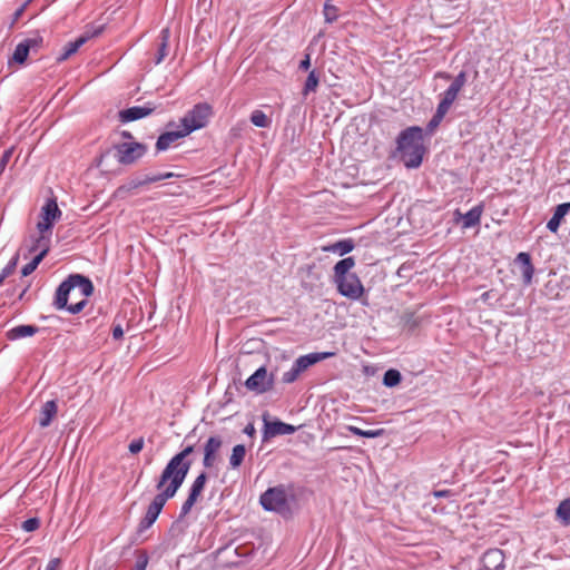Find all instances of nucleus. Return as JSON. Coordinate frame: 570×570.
Instances as JSON below:
<instances>
[{
    "instance_id": "obj_1",
    "label": "nucleus",
    "mask_w": 570,
    "mask_h": 570,
    "mask_svg": "<svg viewBox=\"0 0 570 570\" xmlns=\"http://www.w3.org/2000/svg\"><path fill=\"white\" fill-rule=\"evenodd\" d=\"M400 158L406 168L421 166L425 153L423 129L412 126L402 130L396 139Z\"/></svg>"
},
{
    "instance_id": "obj_2",
    "label": "nucleus",
    "mask_w": 570,
    "mask_h": 570,
    "mask_svg": "<svg viewBox=\"0 0 570 570\" xmlns=\"http://www.w3.org/2000/svg\"><path fill=\"white\" fill-rule=\"evenodd\" d=\"M295 499V487L293 483H279L269 487L259 497V504L265 511L275 512L286 517L292 512V503Z\"/></svg>"
},
{
    "instance_id": "obj_3",
    "label": "nucleus",
    "mask_w": 570,
    "mask_h": 570,
    "mask_svg": "<svg viewBox=\"0 0 570 570\" xmlns=\"http://www.w3.org/2000/svg\"><path fill=\"white\" fill-rule=\"evenodd\" d=\"M189 470L187 464L180 463L175 458H171L157 480L156 489L166 498H174L183 485Z\"/></svg>"
},
{
    "instance_id": "obj_4",
    "label": "nucleus",
    "mask_w": 570,
    "mask_h": 570,
    "mask_svg": "<svg viewBox=\"0 0 570 570\" xmlns=\"http://www.w3.org/2000/svg\"><path fill=\"white\" fill-rule=\"evenodd\" d=\"M61 210L59 209L56 199H48L41 208V219L37 224V228L40 232V236L36 239L31 250L39 248L42 244H48L49 238L45 236L46 232H50L55 222L60 218Z\"/></svg>"
},
{
    "instance_id": "obj_5",
    "label": "nucleus",
    "mask_w": 570,
    "mask_h": 570,
    "mask_svg": "<svg viewBox=\"0 0 570 570\" xmlns=\"http://www.w3.org/2000/svg\"><path fill=\"white\" fill-rule=\"evenodd\" d=\"M115 158L119 165L131 166L148 151V146L138 141H124L114 145Z\"/></svg>"
},
{
    "instance_id": "obj_6",
    "label": "nucleus",
    "mask_w": 570,
    "mask_h": 570,
    "mask_svg": "<svg viewBox=\"0 0 570 570\" xmlns=\"http://www.w3.org/2000/svg\"><path fill=\"white\" fill-rule=\"evenodd\" d=\"M213 114V108L207 102H199L193 107L181 119L180 125L185 127L186 132L190 134L207 125L208 118Z\"/></svg>"
},
{
    "instance_id": "obj_7",
    "label": "nucleus",
    "mask_w": 570,
    "mask_h": 570,
    "mask_svg": "<svg viewBox=\"0 0 570 570\" xmlns=\"http://www.w3.org/2000/svg\"><path fill=\"white\" fill-rule=\"evenodd\" d=\"M335 284L337 292L351 301H358L364 293V286L355 273L336 279Z\"/></svg>"
},
{
    "instance_id": "obj_8",
    "label": "nucleus",
    "mask_w": 570,
    "mask_h": 570,
    "mask_svg": "<svg viewBox=\"0 0 570 570\" xmlns=\"http://www.w3.org/2000/svg\"><path fill=\"white\" fill-rule=\"evenodd\" d=\"M245 386L257 394H263L274 386V375L265 366L258 367L245 382Z\"/></svg>"
},
{
    "instance_id": "obj_9",
    "label": "nucleus",
    "mask_w": 570,
    "mask_h": 570,
    "mask_svg": "<svg viewBox=\"0 0 570 570\" xmlns=\"http://www.w3.org/2000/svg\"><path fill=\"white\" fill-rule=\"evenodd\" d=\"M168 500H169L168 498L160 494L159 492L155 495V498L148 505L144 518L140 520V522L138 524L139 533H142L144 531H146L156 522L158 515L160 514L161 510L164 509V507Z\"/></svg>"
},
{
    "instance_id": "obj_10",
    "label": "nucleus",
    "mask_w": 570,
    "mask_h": 570,
    "mask_svg": "<svg viewBox=\"0 0 570 570\" xmlns=\"http://www.w3.org/2000/svg\"><path fill=\"white\" fill-rule=\"evenodd\" d=\"M41 42L42 38H26L23 41L17 45L12 57L9 59V65H23L27 61L30 51L38 49Z\"/></svg>"
},
{
    "instance_id": "obj_11",
    "label": "nucleus",
    "mask_w": 570,
    "mask_h": 570,
    "mask_svg": "<svg viewBox=\"0 0 570 570\" xmlns=\"http://www.w3.org/2000/svg\"><path fill=\"white\" fill-rule=\"evenodd\" d=\"M295 431L296 428L292 424L285 423L281 420L268 421L266 417H264V440H268L277 435L293 434Z\"/></svg>"
},
{
    "instance_id": "obj_12",
    "label": "nucleus",
    "mask_w": 570,
    "mask_h": 570,
    "mask_svg": "<svg viewBox=\"0 0 570 570\" xmlns=\"http://www.w3.org/2000/svg\"><path fill=\"white\" fill-rule=\"evenodd\" d=\"M223 445V440L218 435H214L207 439L204 444V459L203 465L205 469H212L217 461L218 453Z\"/></svg>"
},
{
    "instance_id": "obj_13",
    "label": "nucleus",
    "mask_w": 570,
    "mask_h": 570,
    "mask_svg": "<svg viewBox=\"0 0 570 570\" xmlns=\"http://www.w3.org/2000/svg\"><path fill=\"white\" fill-rule=\"evenodd\" d=\"M155 110V106L150 102L144 106H132L126 109H122L118 112L119 121L122 124L131 122L135 120H139L149 116Z\"/></svg>"
},
{
    "instance_id": "obj_14",
    "label": "nucleus",
    "mask_w": 570,
    "mask_h": 570,
    "mask_svg": "<svg viewBox=\"0 0 570 570\" xmlns=\"http://www.w3.org/2000/svg\"><path fill=\"white\" fill-rule=\"evenodd\" d=\"M189 134L186 132L185 127L181 125L178 126V129L175 130H167L159 135L157 141H156V150L165 151L167 150L174 142H176L178 139L184 138L188 136Z\"/></svg>"
},
{
    "instance_id": "obj_15",
    "label": "nucleus",
    "mask_w": 570,
    "mask_h": 570,
    "mask_svg": "<svg viewBox=\"0 0 570 570\" xmlns=\"http://www.w3.org/2000/svg\"><path fill=\"white\" fill-rule=\"evenodd\" d=\"M73 291L70 276L59 284L55 293V299L52 305L56 309H63L68 307V299L70 293Z\"/></svg>"
},
{
    "instance_id": "obj_16",
    "label": "nucleus",
    "mask_w": 570,
    "mask_h": 570,
    "mask_svg": "<svg viewBox=\"0 0 570 570\" xmlns=\"http://www.w3.org/2000/svg\"><path fill=\"white\" fill-rule=\"evenodd\" d=\"M483 213V206L476 205L472 207L469 212L465 214H461L459 210L455 212V215L459 217L456 220H462V228L468 229L472 228L480 224L481 216Z\"/></svg>"
},
{
    "instance_id": "obj_17",
    "label": "nucleus",
    "mask_w": 570,
    "mask_h": 570,
    "mask_svg": "<svg viewBox=\"0 0 570 570\" xmlns=\"http://www.w3.org/2000/svg\"><path fill=\"white\" fill-rule=\"evenodd\" d=\"M515 262L521 266L522 281L524 285H530L532 283L534 267L531 262V256L529 253L521 252L517 255Z\"/></svg>"
},
{
    "instance_id": "obj_18",
    "label": "nucleus",
    "mask_w": 570,
    "mask_h": 570,
    "mask_svg": "<svg viewBox=\"0 0 570 570\" xmlns=\"http://www.w3.org/2000/svg\"><path fill=\"white\" fill-rule=\"evenodd\" d=\"M515 262L521 266L522 281L524 285H530L532 283L534 267L531 262V256L529 253L521 252L517 255Z\"/></svg>"
},
{
    "instance_id": "obj_19",
    "label": "nucleus",
    "mask_w": 570,
    "mask_h": 570,
    "mask_svg": "<svg viewBox=\"0 0 570 570\" xmlns=\"http://www.w3.org/2000/svg\"><path fill=\"white\" fill-rule=\"evenodd\" d=\"M39 331H40L39 327L36 325L21 324V325H17V326L10 328L6 333V337L9 341H17V340H20L23 337L33 336Z\"/></svg>"
},
{
    "instance_id": "obj_20",
    "label": "nucleus",
    "mask_w": 570,
    "mask_h": 570,
    "mask_svg": "<svg viewBox=\"0 0 570 570\" xmlns=\"http://www.w3.org/2000/svg\"><path fill=\"white\" fill-rule=\"evenodd\" d=\"M58 404L56 400H50L43 403L39 415V425L41 428H48L53 417L57 415Z\"/></svg>"
},
{
    "instance_id": "obj_21",
    "label": "nucleus",
    "mask_w": 570,
    "mask_h": 570,
    "mask_svg": "<svg viewBox=\"0 0 570 570\" xmlns=\"http://www.w3.org/2000/svg\"><path fill=\"white\" fill-rule=\"evenodd\" d=\"M73 289L79 288L81 295L88 297L92 295L95 287L91 279L82 274H70Z\"/></svg>"
},
{
    "instance_id": "obj_22",
    "label": "nucleus",
    "mask_w": 570,
    "mask_h": 570,
    "mask_svg": "<svg viewBox=\"0 0 570 570\" xmlns=\"http://www.w3.org/2000/svg\"><path fill=\"white\" fill-rule=\"evenodd\" d=\"M484 563L487 568L492 570H503L504 564V554L499 549L489 550L484 553Z\"/></svg>"
},
{
    "instance_id": "obj_23",
    "label": "nucleus",
    "mask_w": 570,
    "mask_h": 570,
    "mask_svg": "<svg viewBox=\"0 0 570 570\" xmlns=\"http://www.w3.org/2000/svg\"><path fill=\"white\" fill-rule=\"evenodd\" d=\"M148 185L145 176L142 178L135 177L129 179L126 184L119 186L115 191V197L125 198L127 195L131 194L134 190Z\"/></svg>"
},
{
    "instance_id": "obj_24",
    "label": "nucleus",
    "mask_w": 570,
    "mask_h": 570,
    "mask_svg": "<svg viewBox=\"0 0 570 570\" xmlns=\"http://www.w3.org/2000/svg\"><path fill=\"white\" fill-rule=\"evenodd\" d=\"M89 38H77L75 41L68 42L65 48L57 55L56 62L61 63L76 53L81 46H83Z\"/></svg>"
},
{
    "instance_id": "obj_25",
    "label": "nucleus",
    "mask_w": 570,
    "mask_h": 570,
    "mask_svg": "<svg viewBox=\"0 0 570 570\" xmlns=\"http://www.w3.org/2000/svg\"><path fill=\"white\" fill-rule=\"evenodd\" d=\"M334 355L333 352H313L306 355H302L298 358H296L304 371H306L309 366L324 361L326 358H330Z\"/></svg>"
},
{
    "instance_id": "obj_26",
    "label": "nucleus",
    "mask_w": 570,
    "mask_h": 570,
    "mask_svg": "<svg viewBox=\"0 0 570 570\" xmlns=\"http://www.w3.org/2000/svg\"><path fill=\"white\" fill-rule=\"evenodd\" d=\"M39 247H41V250L39 254H37L28 264H26L21 269L22 276H29L31 273L36 271V268L39 266V264L42 262V259L47 256L49 252V245L41 244Z\"/></svg>"
},
{
    "instance_id": "obj_27",
    "label": "nucleus",
    "mask_w": 570,
    "mask_h": 570,
    "mask_svg": "<svg viewBox=\"0 0 570 570\" xmlns=\"http://www.w3.org/2000/svg\"><path fill=\"white\" fill-rule=\"evenodd\" d=\"M355 266V259L353 257H345L341 261H338L334 265V282L336 279H340L342 277L348 276L352 273L350 271Z\"/></svg>"
},
{
    "instance_id": "obj_28",
    "label": "nucleus",
    "mask_w": 570,
    "mask_h": 570,
    "mask_svg": "<svg viewBox=\"0 0 570 570\" xmlns=\"http://www.w3.org/2000/svg\"><path fill=\"white\" fill-rule=\"evenodd\" d=\"M354 242L351 238L341 239L332 245H330L326 250L337 253L341 256H344L354 249Z\"/></svg>"
},
{
    "instance_id": "obj_29",
    "label": "nucleus",
    "mask_w": 570,
    "mask_h": 570,
    "mask_svg": "<svg viewBox=\"0 0 570 570\" xmlns=\"http://www.w3.org/2000/svg\"><path fill=\"white\" fill-rule=\"evenodd\" d=\"M246 455V448L244 444H237L233 448L229 456V466L233 470L238 469L244 462Z\"/></svg>"
},
{
    "instance_id": "obj_30",
    "label": "nucleus",
    "mask_w": 570,
    "mask_h": 570,
    "mask_svg": "<svg viewBox=\"0 0 570 570\" xmlns=\"http://www.w3.org/2000/svg\"><path fill=\"white\" fill-rule=\"evenodd\" d=\"M567 215V213H564L561 207L558 205L556 208H554V212H553V215L552 217L548 220L547 223V228L551 232V233H557L560 225H561V222L563 220L564 216Z\"/></svg>"
},
{
    "instance_id": "obj_31",
    "label": "nucleus",
    "mask_w": 570,
    "mask_h": 570,
    "mask_svg": "<svg viewBox=\"0 0 570 570\" xmlns=\"http://www.w3.org/2000/svg\"><path fill=\"white\" fill-rule=\"evenodd\" d=\"M347 430L357 436L367 438V439H375L382 436L385 431L384 429H377V430H362L354 425H348Z\"/></svg>"
},
{
    "instance_id": "obj_32",
    "label": "nucleus",
    "mask_w": 570,
    "mask_h": 570,
    "mask_svg": "<svg viewBox=\"0 0 570 570\" xmlns=\"http://www.w3.org/2000/svg\"><path fill=\"white\" fill-rule=\"evenodd\" d=\"M320 82V76L316 70L309 71L303 88V96H308L311 92H315Z\"/></svg>"
},
{
    "instance_id": "obj_33",
    "label": "nucleus",
    "mask_w": 570,
    "mask_h": 570,
    "mask_svg": "<svg viewBox=\"0 0 570 570\" xmlns=\"http://www.w3.org/2000/svg\"><path fill=\"white\" fill-rule=\"evenodd\" d=\"M303 372L304 368L302 367L299 362L295 360L292 367L283 374L282 381L286 384H291L295 382Z\"/></svg>"
},
{
    "instance_id": "obj_34",
    "label": "nucleus",
    "mask_w": 570,
    "mask_h": 570,
    "mask_svg": "<svg viewBox=\"0 0 570 570\" xmlns=\"http://www.w3.org/2000/svg\"><path fill=\"white\" fill-rule=\"evenodd\" d=\"M206 482H207V474H206V472L203 471L196 476V479L191 483L188 494L199 498V495L202 494V492L205 489Z\"/></svg>"
},
{
    "instance_id": "obj_35",
    "label": "nucleus",
    "mask_w": 570,
    "mask_h": 570,
    "mask_svg": "<svg viewBox=\"0 0 570 570\" xmlns=\"http://www.w3.org/2000/svg\"><path fill=\"white\" fill-rule=\"evenodd\" d=\"M195 444H187L173 458L178 460L180 463L187 464V466L190 469L193 465V460L189 456L195 452Z\"/></svg>"
},
{
    "instance_id": "obj_36",
    "label": "nucleus",
    "mask_w": 570,
    "mask_h": 570,
    "mask_svg": "<svg viewBox=\"0 0 570 570\" xmlns=\"http://www.w3.org/2000/svg\"><path fill=\"white\" fill-rule=\"evenodd\" d=\"M250 122L258 128H268L272 120L264 111L256 109L250 114Z\"/></svg>"
},
{
    "instance_id": "obj_37",
    "label": "nucleus",
    "mask_w": 570,
    "mask_h": 570,
    "mask_svg": "<svg viewBox=\"0 0 570 570\" xmlns=\"http://www.w3.org/2000/svg\"><path fill=\"white\" fill-rule=\"evenodd\" d=\"M458 94L452 89H446L442 95L438 108L448 112L454 100L456 99Z\"/></svg>"
},
{
    "instance_id": "obj_38",
    "label": "nucleus",
    "mask_w": 570,
    "mask_h": 570,
    "mask_svg": "<svg viewBox=\"0 0 570 570\" xmlns=\"http://www.w3.org/2000/svg\"><path fill=\"white\" fill-rule=\"evenodd\" d=\"M557 517L564 524H570V500H563L557 508Z\"/></svg>"
},
{
    "instance_id": "obj_39",
    "label": "nucleus",
    "mask_w": 570,
    "mask_h": 570,
    "mask_svg": "<svg viewBox=\"0 0 570 570\" xmlns=\"http://www.w3.org/2000/svg\"><path fill=\"white\" fill-rule=\"evenodd\" d=\"M402 380L401 373L395 368L387 370L383 375V384L387 387L396 386Z\"/></svg>"
},
{
    "instance_id": "obj_40",
    "label": "nucleus",
    "mask_w": 570,
    "mask_h": 570,
    "mask_svg": "<svg viewBox=\"0 0 570 570\" xmlns=\"http://www.w3.org/2000/svg\"><path fill=\"white\" fill-rule=\"evenodd\" d=\"M149 562V556L145 550H138L136 561L131 570H146Z\"/></svg>"
},
{
    "instance_id": "obj_41",
    "label": "nucleus",
    "mask_w": 570,
    "mask_h": 570,
    "mask_svg": "<svg viewBox=\"0 0 570 570\" xmlns=\"http://www.w3.org/2000/svg\"><path fill=\"white\" fill-rule=\"evenodd\" d=\"M18 261H19V256L18 254H16L10 261L9 263L2 268L1 273H0V285L3 283V281L9 277L16 269L17 267V264H18Z\"/></svg>"
},
{
    "instance_id": "obj_42",
    "label": "nucleus",
    "mask_w": 570,
    "mask_h": 570,
    "mask_svg": "<svg viewBox=\"0 0 570 570\" xmlns=\"http://www.w3.org/2000/svg\"><path fill=\"white\" fill-rule=\"evenodd\" d=\"M323 12H324L325 21L333 22L337 19L340 10L336 6L332 4L331 1L328 0L324 3Z\"/></svg>"
},
{
    "instance_id": "obj_43",
    "label": "nucleus",
    "mask_w": 570,
    "mask_h": 570,
    "mask_svg": "<svg viewBox=\"0 0 570 570\" xmlns=\"http://www.w3.org/2000/svg\"><path fill=\"white\" fill-rule=\"evenodd\" d=\"M465 82H466V73H465V71H461L454 77L453 81L451 82V85L448 88L452 89L453 91L459 94L460 90L464 87Z\"/></svg>"
},
{
    "instance_id": "obj_44",
    "label": "nucleus",
    "mask_w": 570,
    "mask_h": 570,
    "mask_svg": "<svg viewBox=\"0 0 570 570\" xmlns=\"http://www.w3.org/2000/svg\"><path fill=\"white\" fill-rule=\"evenodd\" d=\"M198 498L191 494H188L187 499L183 503L179 512V520L184 519L193 509L194 504L197 502Z\"/></svg>"
},
{
    "instance_id": "obj_45",
    "label": "nucleus",
    "mask_w": 570,
    "mask_h": 570,
    "mask_svg": "<svg viewBox=\"0 0 570 570\" xmlns=\"http://www.w3.org/2000/svg\"><path fill=\"white\" fill-rule=\"evenodd\" d=\"M168 39L169 38H163V41L158 45L155 65H159L168 56Z\"/></svg>"
},
{
    "instance_id": "obj_46",
    "label": "nucleus",
    "mask_w": 570,
    "mask_h": 570,
    "mask_svg": "<svg viewBox=\"0 0 570 570\" xmlns=\"http://www.w3.org/2000/svg\"><path fill=\"white\" fill-rule=\"evenodd\" d=\"M445 114L446 112L443 111L442 109L436 108L435 114L432 116V118L428 122V126H426L428 130L433 131L441 124Z\"/></svg>"
},
{
    "instance_id": "obj_47",
    "label": "nucleus",
    "mask_w": 570,
    "mask_h": 570,
    "mask_svg": "<svg viewBox=\"0 0 570 570\" xmlns=\"http://www.w3.org/2000/svg\"><path fill=\"white\" fill-rule=\"evenodd\" d=\"M112 28L104 21H97L92 24L91 36H99L102 32H112Z\"/></svg>"
},
{
    "instance_id": "obj_48",
    "label": "nucleus",
    "mask_w": 570,
    "mask_h": 570,
    "mask_svg": "<svg viewBox=\"0 0 570 570\" xmlns=\"http://www.w3.org/2000/svg\"><path fill=\"white\" fill-rule=\"evenodd\" d=\"M40 527V520L38 518H29L21 524V529L26 532H33Z\"/></svg>"
},
{
    "instance_id": "obj_49",
    "label": "nucleus",
    "mask_w": 570,
    "mask_h": 570,
    "mask_svg": "<svg viewBox=\"0 0 570 570\" xmlns=\"http://www.w3.org/2000/svg\"><path fill=\"white\" fill-rule=\"evenodd\" d=\"M176 176L174 173H161V174H155V175H145L146 181L148 184H154L160 180L169 179L171 177Z\"/></svg>"
},
{
    "instance_id": "obj_50",
    "label": "nucleus",
    "mask_w": 570,
    "mask_h": 570,
    "mask_svg": "<svg viewBox=\"0 0 570 570\" xmlns=\"http://www.w3.org/2000/svg\"><path fill=\"white\" fill-rule=\"evenodd\" d=\"M87 299L83 298L80 302L76 304H68V307H65L63 309L68 311L70 314H78L80 313L87 305Z\"/></svg>"
},
{
    "instance_id": "obj_51",
    "label": "nucleus",
    "mask_w": 570,
    "mask_h": 570,
    "mask_svg": "<svg viewBox=\"0 0 570 570\" xmlns=\"http://www.w3.org/2000/svg\"><path fill=\"white\" fill-rule=\"evenodd\" d=\"M144 439L142 438H138V439H134L130 443H129V446H128V450L131 454H137L139 453L142 448H144Z\"/></svg>"
},
{
    "instance_id": "obj_52",
    "label": "nucleus",
    "mask_w": 570,
    "mask_h": 570,
    "mask_svg": "<svg viewBox=\"0 0 570 570\" xmlns=\"http://www.w3.org/2000/svg\"><path fill=\"white\" fill-rule=\"evenodd\" d=\"M124 336V330L120 324H117L112 327V338L114 340H121Z\"/></svg>"
},
{
    "instance_id": "obj_53",
    "label": "nucleus",
    "mask_w": 570,
    "mask_h": 570,
    "mask_svg": "<svg viewBox=\"0 0 570 570\" xmlns=\"http://www.w3.org/2000/svg\"><path fill=\"white\" fill-rule=\"evenodd\" d=\"M60 563H61V560L59 558H53V559L49 560L45 570H57L58 567L60 566Z\"/></svg>"
},
{
    "instance_id": "obj_54",
    "label": "nucleus",
    "mask_w": 570,
    "mask_h": 570,
    "mask_svg": "<svg viewBox=\"0 0 570 570\" xmlns=\"http://www.w3.org/2000/svg\"><path fill=\"white\" fill-rule=\"evenodd\" d=\"M309 66H311V57H309V55H305L304 59H302L299 62V69L308 70Z\"/></svg>"
},
{
    "instance_id": "obj_55",
    "label": "nucleus",
    "mask_w": 570,
    "mask_h": 570,
    "mask_svg": "<svg viewBox=\"0 0 570 570\" xmlns=\"http://www.w3.org/2000/svg\"><path fill=\"white\" fill-rule=\"evenodd\" d=\"M432 495L435 498H448L451 495L450 490H435L432 492Z\"/></svg>"
},
{
    "instance_id": "obj_56",
    "label": "nucleus",
    "mask_w": 570,
    "mask_h": 570,
    "mask_svg": "<svg viewBox=\"0 0 570 570\" xmlns=\"http://www.w3.org/2000/svg\"><path fill=\"white\" fill-rule=\"evenodd\" d=\"M29 1L24 2L20 8H18L13 14V22L18 21V19L23 13L26 7L28 6Z\"/></svg>"
},
{
    "instance_id": "obj_57",
    "label": "nucleus",
    "mask_w": 570,
    "mask_h": 570,
    "mask_svg": "<svg viewBox=\"0 0 570 570\" xmlns=\"http://www.w3.org/2000/svg\"><path fill=\"white\" fill-rule=\"evenodd\" d=\"M10 156H11V151L10 150L4 151V154L2 155L1 160H0V167L1 168L6 167Z\"/></svg>"
},
{
    "instance_id": "obj_58",
    "label": "nucleus",
    "mask_w": 570,
    "mask_h": 570,
    "mask_svg": "<svg viewBox=\"0 0 570 570\" xmlns=\"http://www.w3.org/2000/svg\"><path fill=\"white\" fill-rule=\"evenodd\" d=\"M255 432V428L252 423H248L244 429V433L247 434L248 436H253Z\"/></svg>"
},
{
    "instance_id": "obj_59",
    "label": "nucleus",
    "mask_w": 570,
    "mask_h": 570,
    "mask_svg": "<svg viewBox=\"0 0 570 570\" xmlns=\"http://www.w3.org/2000/svg\"><path fill=\"white\" fill-rule=\"evenodd\" d=\"M120 136H121L124 139H126V140H131V139H134L132 134H131L130 131H128V130H122V131L120 132Z\"/></svg>"
},
{
    "instance_id": "obj_60",
    "label": "nucleus",
    "mask_w": 570,
    "mask_h": 570,
    "mask_svg": "<svg viewBox=\"0 0 570 570\" xmlns=\"http://www.w3.org/2000/svg\"><path fill=\"white\" fill-rule=\"evenodd\" d=\"M559 206L561 207V209H562L564 213H567V214L569 213V210H570V202L559 204Z\"/></svg>"
},
{
    "instance_id": "obj_61",
    "label": "nucleus",
    "mask_w": 570,
    "mask_h": 570,
    "mask_svg": "<svg viewBox=\"0 0 570 570\" xmlns=\"http://www.w3.org/2000/svg\"><path fill=\"white\" fill-rule=\"evenodd\" d=\"M26 292H27V288H24V289L20 293V295H19V299H22V298H23V296H24Z\"/></svg>"
},
{
    "instance_id": "obj_62",
    "label": "nucleus",
    "mask_w": 570,
    "mask_h": 570,
    "mask_svg": "<svg viewBox=\"0 0 570 570\" xmlns=\"http://www.w3.org/2000/svg\"><path fill=\"white\" fill-rule=\"evenodd\" d=\"M443 77H444L445 79H450V78H451V76H450L449 73H444V75H443Z\"/></svg>"
}]
</instances>
